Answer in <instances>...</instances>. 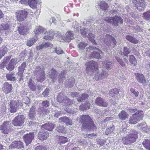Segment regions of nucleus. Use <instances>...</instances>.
I'll use <instances>...</instances> for the list:
<instances>
[{
    "label": "nucleus",
    "mask_w": 150,
    "mask_h": 150,
    "mask_svg": "<svg viewBox=\"0 0 150 150\" xmlns=\"http://www.w3.org/2000/svg\"><path fill=\"white\" fill-rule=\"evenodd\" d=\"M86 71L89 75H93L96 73L93 77L94 79L96 80L101 79V74L98 72V69L97 68V63L93 61L86 62Z\"/></svg>",
    "instance_id": "1"
},
{
    "label": "nucleus",
    "mask_w": 150,
    "mask_h": 150,
    "mask_svg": "<svg viewBox=\"0 0 150 150\" xmlns=\"http://www.w3.org/2000/svg\"><path fill=\"white\" fill-rule=\"evenodd\" d=\"M80 118V121L82 124V129L83 130H84L86 129H88L90 128L93 129L94 128L95 125L88 115H81Z\"/></svg>",
    "instance_id": "2"
},
{
    "label": "nucleus",
    "mask_w": 150,
    "mask_h": 150,
    "mask_svg": "<svg viewBox=\"0 0 150 150\" xmlns=\"http://www.w3.org/2000/svg\"><path fill=\"white\" fill-rule=\"evenodd\" d=\"M137 132L134 130L130 131V133L122 138V143L125 144H130L135 142L138 138Z\"/></svg>",
    "instance_id": "3"
},
{
    "label": "nucleus",
    "mask_w": 150,
    "mask_h": 150,
    "mask_svg": "<svg viewBox=\"0 0 150 150\" xmlns=\"http://www.w3.org/2000/svg\"><path fill=\"white\" fill-rule=\"evenodd\" d=\"M100 41L101 43V44H106L108 47L113 48L115 47L117 44V42L112 36L108 34H106L104 38H100Z\"/></svg>",
    "instance_id": "4"
},
{
    "label": "nucleus",
    "mask_w": 150,
    "mask_h": 150,
    "mask_svg": "<svg viewBox=\"0 0 150 150\" xmlns=\"http://www.w3.org/2000/svg\"><path fill=\"white\" fill-rule=\"evenodd\" d=\"M104 20L107 23H110L112 25L115 26L118 25V23L122 24L123 21L122 18L119 16H116L114 17H106Z\"/></svg>",
    "instance_id": "5"
},
{
    "label": "nucleus",
    "mask_w": 150,
    "mask_h": 150,
    "mask_svg": "<svg viewBox=\"0 0 150 150\" xmlns=\"http://www.w3.org/2000/svg\"><path fill=\"white\" fill-rule=\"evenodd\" d=\"M143 112L141 111H138L130 117L129 123L130 124H134L137 123L143 117Z\"/></svg>",
    "instance_id": "6"
},
{
    "label": "nucleus",
    "mask_w": 150,
    "mask_h": 150,
    "mask_svg": "<svg viewBox=\"0 0 150 150\" xmlns=\"http://www.w3.org/2000/svg\"><path fill=\"white\" fill-rule=\"evenodd\" d=\"M44 68L42 66H37L35 69V73L37 75V79L40 82L43 81L45 78V75L43 71Z\"/></svg>",
    "instance_id": "7"
},
{
    "label": "nucleus",
    "mask_w": 150,
    "mask_h": 150,
    "mask_svg": "<svg viewBox=\"0 0 150 150\" xmlns=\"http://www.w3.org/2000/svg\"><path fill=\"white\" fill-rule=\"evenodd\" d=\"M57 100L58 102L64 103L67 106L71 105L72 103L71 100L63 95V92L59 93L57 97Z\"/></svg>",
    "instance_id": "8"
},
{
    "label": "nucleus",
    "mask_w": 150,
    "mask_h": 150,
    "mask_svg": "<svg viewBox=\"0 0 150 150\" xmlns=\"http://www.w3.org/2000/svg\"><path fill=\"white\" fill-rule=\"evenodd\" d=\"M28 14V12L25 9L17 10L15 14L17 20L19 21H22L25 19Z\"/></svg>",
    "instance_id": "9"
},
{
    "label": "nucleus",
    "mask_w": 150,
    "mask_h": 150,
    "mask_svg": "<svg viewBox=\"0 0 150 150\" xmlns=\"http://www.w3.org/2000/svg\"><path fill=\"white\" fill-rule=\"evenodd\" d=\"M41 105L42 107L38 110V112L40 115H46L49 112V110L48 109L45 108L49 107L50 102L47 100H45L42 102Z\"/></svg>",
    "instance_id": "10"
},
{
    "label": "nucleus",
    "mask_w": 150,
    "mask_h": 150,
    "mask_svg": "<svg viewBox=\"0 0 150 150\" xmlns=\"http://www.w3.org/2000/svg\"><path fill=\"white\" fill-rule=\"evenodd\" d=\"M86 51L89 52V50H96V51H94L92 52L91 53L90 55V57L92 58H94L96 59L100 58H102L101 56L100 55V54L102 53V51L98 50L96 47L89 46L86 49Z\"/></svg>",
    "instance_id": "11"
},
{
    "label": "nucleus",
    "mask_w": 150,
    "mask_h": 150,
    "mask_svg": "<svg viewBox=\"0 0 150 150\" xmlns=\"http://www.w3.org/2000/svg\"><path fill=\"white\" fill-rule=\"evenodd\" d=\"M25 119L23 115H18L13 120L12 124L15 126H21L23 124Z\"/></svg>",
    "instance_id": "12"
},
{
    "label": "nucleus",
    "mask_w": 150,
    "mask_h": 150,
    "mask_svg": "<svg viewBox=\"0 0 150 150\" xmlns=\"http://www.w3.org/2000/svg\"><path fill=\"white\" fill-rule=\"evenodd\" d=\"M11 124L10 121L4 122L0 127V130L2 133L6 134L8 133L10 130Z\"/></svg>",
    "instance_id": "13"
},
{
    "label": "nucleus",
    "mask_w": 150,
    "mask_h": 150,
    "mask_svg": "<svg viewBox=\"0 0 150 150\" xmlns=\"http://www.w3.org/2000/svg\"><path fill=\"white\" fill-rule=\"evenodd\" d=\"M133 3L135 6V7H136L139 11L144 10L146 4L144 0H133Z\"/></svg>",
    "instance_id": "14"
},
{
    "label": "nucleus",
    "mask_w": 150,
    "mask_h": 150,
    "mask_svg": "<svg viewBox=\"0 0 150 150\" xmlns=\"http://www.w3.org/2000/svg\"><path fill=\"white\" fill-rule=\"evenodd\" d=\"M18 101H15L14 100H11L10 102V103L9 105V111L12 113L16 112L18 110Z\"/></svg>",
    "instance_id": "15"
},
{
    "label": "nucleus",
    "mask_w": 150,
    "mask_h": 150,
    "mask_svg": "<svg viewBox=\"0 0 150 150\" xmlns=\"http://www.w3.org/2000/svg\"><path fill=\"white\" fill-rule=\"evenodd\" d=\"M34 137V134L33 133H29L25 134L23 136V138L27 146L31 142Z\"/></svg>",
    "instance_id": "16"
},
{
    "label": "nucleus",
    "mask_w": 150,
    "mask_h": 150,
    "mask_svg": "<svg viewBox=\"0 0 150 150\" xmlns=\"http://www.w3.org/2000/svg\"><path fill=\"white\" fill-rule=\"evenodd\" d=\"M135 75L136 79L139 82L142 83L143 85L146 84V80L143 74L137 73H135Z\"/></svg>",
    "instance_id": "17"
},
{
    "label": "nucleus",
    "mask_w": 150,
    "mask_h": 150,
    "mask_svg": "<svg viewBox=\"0 0 150 150\" xmlns=\"http://www.w3.org/2000/svg\"><path fill=\"white\" fill-rule=\"evenodd\" d=\"M62 38L64 41L67 42H70L74 38V34L73 32L71 31H68L65 35L62 36Z\"/></svg>",
    "instance_id": "18"
},
{
    "label": "nucleus",
    "mask_w": 150,
    "mask_h": 150,
    "mask_svg": "<svg viewBox=\"0 0 150 150\" xmlns=\"http://www.w3.org/2000/svg\"><path fill=\"white\" fill-rule=\"evenodd\" d=\"M19 33L23 35H26L28 31V28L25 23H22V24H20L19 27L18 28Z\"/></svg>",
    "instance_id": "19"
},
{
    "label": "nucleus",
    "mask_w": 150,
    "mask_h": 150,
    "mask_svg": "<svg viewBox=\"0 0 150 150\" xmlns=\"http://www.w3.org/2000/svg\"><path fill=\"white\" fill-rule=\"evenodd\" d=\"M12 89V86L11 84H10L7 83H5L2 88V91L6 94L10 93Z\"/></svg>",
    "instance_id": "20"
},
{
    "label": "nucleus",
    "mask_w": 150,
    "mask_h": 150,
    "mask_svg": "<svg viewBox=\"0 0 150 150\" xmlns=\"http://www.w3.org/2000/svg\"><path fill=\"white\" fill-rule=\"evenodd\" d=\"M95 103L97 105L102 107H106L108 103L100 97H98L96 100Z\"/></svg>",
    "instance_id": "21"
},
{
    "label": "nucleus",
    "mask_w": 150,
    "mask_h": 150,
    "mask_svg": "<svg viewBox=\"0 0 150 150\" xmlns=\"http://www.w3.org/2000/svg\"><path fill=\"white\" fill-rule=\"evenodd\" d=\"M10 148L21 149L23 148V143L20 141L13 142L10 146Z\"/></svg>",
    "instance_id": "22"
},
{
    "label": "nucleus",
    "mask_w": 150,
    "mask_h": 150,
    "mask_svg": "<svg viewBox=\"0 0 150 150\" xmlns=\"http://www.w3.org/2000/svg\"><path fill=\"white\" fill-rule=\"evenodd\" d=\"M55 127L54 124L48 122L41 125V128L42 130L46 129L49 131H52Z\"/></svg>",
    "instance_id": "23"
},
{
    "label": "nucleus",
    "mask_w": 150,
    "mask_h": 150,
    "mask_svg": "<svg viewBox=\"0 0 150 150\" xmlns=\"http://www.w3.org/2000/svg\"><path fill=\"white\" fill-rule=\"evenodd\" d=\"M46 30L42 27L39 26L37 27L34 30L35 33L36 34L35 36L39 34H44L47 32Z\"/></svg>",
    "instance_id": "24"
},
{
    "label": "nucleus",
    "mask_w": 150,
    "mask_h": 150,
    "mask_svg": "<svg viewBox=\"0 0 150 150\" xmlns=\"http://www.w3.org/2000/svg\"><path fill=\"white\" fill-rule=\"evenodd\" d=\"M49 136V133L47 132L44 131H40L38 134V137L40 140L46 139Z\"/></svg>",
    "instance_id": "25"
},
{
    "label": "nucleus",
    "mask_w": 150,
    "mask_h": 150,
    "mask_svg": "<svg viewBox=\"0 0 150 150\" xmlns=\"http://www.w3.org/2000/svg\"><path fill=\"white\" fill-rule=\"evenodd\" d=\"M57 74L58 72L54 69L53 68L52 69L51 72L49 74V76L52 79L53 82L55 81Z\"/></svg>",
    "instance_id": "26"
},
{
    "label": "nucleus",
    "mask_w": 150,
    "mask_h": 150,
    "mask_svg": "<svg viewBox=\"0 0 150 150\" xmlns=\"http://www.w3.org/2000/svg\"><path fill=\"white\" fill-rule=\"evenodd\" d=\"M103 64L104 67L108 69H111L113 67V63L109 60H106L103 63Z\"/></svg>",
    "instance_id": "27"
},
{
    "label": "nucleus",
    "mask_w": 150,
    "mask_h": 150,
    "mask_svg": "<svg viewBox=\"0 0 150 150\" xmlns=\"http://www.w3.org/2000/svg\"><path fill=\"white\" fill-rule=\"evenodd\" d=\"M59 120L60 122H63L67 125H71L72 124V120L66 117H64L60 118Z\"/></svg>",
    "instance_id": "28"
},
{
    "label": "nucleus",
    "mask_w": 150,
    "mask_h": 150,
    "mask_svg": "<svg viewBox=\"0 0 150 150\" xmlns=\"http://www.w3.org/2000/svg\"><path fill=\"white\" fill-rule=\"evenodd\" d=\"M28 117L32 120L36 119V112L35 110L30 109L28 114Z\"/></svg>",
    "instance_id": "29"
},
{
    "label": "nucleus",
    "mask_w": 150,
    "mask_h": 150,
    "mask_svg": "<svg viewBox=\"0 0 150 150\" xmlns=\"http://www.w3.org/2000/svg\"><path fill=\"white\" fill-rule=\"evenodd\" d=\"M98 5L100 8L104 11H105L108 7V4L103 1L99 2Z\"/></svg>",
    "instance_id": "30"
},
{
    "label": "nucleus",
    "mask_w": 150,
    "mask_h": 150,
    "mask_svg": "<svg viewBox=\"0 0 150 150\" xmlns=\"http://www.w3.org/2000/svg\"><path fill=\"white\" fill-rule=\"evenodd\" d=\"M45 34V35L44 37L45 39L51 40L53 38L54 33L52 31H50L49 32H46Z\"/></svg>",
    "instance_id": "31"
},
{
    "label": "nucleus",
    "mask_w": 150,
    "mask_h": 150,
    "mask_svg": "<svg viewBox=\"0 0 150 150\" xmlns=\"http://www.w3.org/2000/svg\"><path fill=\"white\" fill-rule=\"evenodd\" d=\"M75 79L74 78L71 77L69 80V82H65V85L66 87L71 88L72 87L75 83Z\"/></svg>",
    "instance_id": "32"
},
{
    "label": "nucleus",
    "mask_w": 150,
    "mask_h": 150,
    "mask_svg": "<svg viewBox=\"0 0 150 150\" xmlns=\"http://www.w3.org/2000/svg\"><path fill=\"white\" fill-rule=\"evenodd\" d=\"M128 116V114L124 110H122L119 114V117L120 119L124 120L127 118Z\"/></svg>",
    "instance_id": "33"
},
{
    "label": "nucleus",
    "mask_w": 150,
    "mask_h": 150,
    "mask_svg": "<svg viewBox=\"0 0 150 150\" xmlns=\"http://www.w3.org/2000/svg\"><path fill=\"white\" fill-rule=\"evenodd\" d=\"M38 39V37L35 36L33 38L29 39L27 42V45L28 46H32Z\"/></svg>",
    "instance_id": "34"
},
{
    "label": "nucleus",
    "mask_w": 150,
    "mask_h": 150,
    "mask_svg": "<svg viewBox=\"0 0 150 150\" xmlns=\"http://www.w3.org/2000/svg\"><path fill=\"white\" fill-rule=\"evenodd\" d=\"M110 96L113 97H116L119 94V92L117 89L115 88L113 89L110 90L109 92Z\"/></svg>",
    "instance_id": "35"
},
{
    "label": "nucleus",
    "mask_w": 150,
    "mask_h": 150,
    "mask_svg": "<svg viewBox=\"0 0 150 150\" xmlns=\"http://www.w3.org/2000/svg\"><path fill=\"white\" fill-rule=\"evenodd\" d=\"M28 5L31 8L34 9L36 8L37 4V0H28Z\"/></svg>",
    "instance_id": "36"
},
{
    "label": "nucleus",
    "mask_w": 150,
    "mask_h": 150,
    "mask_svg": "<svg viewBox=\"0 0 150 150\" xmlns=\"http://www.w3.org/2000/svg\"><path fill=\"white\" fill-rule=\"evenodd\" d=\"M14 74L15 73L13 72H10L7 74L6 76L7 80L10 81H15L16 79L14 76Z\"/></svg>",
    "instance_id": "37"
},
{
    "label": "nucleus",
    "mask_w": 150,
    "mask_h": 150,
    "mask_svg": "<svg viewBox=\"0 0 150 150\" xmlns=\"http://www.w3.org/2000/svg\"><path fill=\"white\" fill-rule=\"evenodd\" d=\"M10 28V24L8 23H3L0 25V30H7Z\"/></svg>",
    "instance_id": "38"
},
{
    "label": "nucleus",
    "mask_w": 150,
    "mask_h": 150,
    "mask_svg": "<svg viewBox=\"0 0 150 150\" xmlns=\"http://www.w3.org/2000/svg\"><path fill=\"white\" fill-rule=\"evenodd\" d=\"M142 144L146 149L150 150V140L145 139L143 141Z\"/></svg>",
    "instance_id": "39"
},
{
    "label": "nucleus",
    "mask_w": 150,
    "mask_h": 150,
    "mask_svg": "<svg viewBox=\"0 0 150 150\" xmlns=\"http://www.w3.org/2000/svg\"><path fill=\"white\" fill-rule=\"evenodd\" d=\"M58 139V143L60 144L65 143L68 141V138L64 136H59Z\"/></svg>",
    "instance_id": "40"
},
{
    "label": "nucleus",
    "mask_w": 150,
    "mask_h": 150,
    "mask_svg": "<svg viewBox=\"0 0 150 150\" xmlns=\"http://www.w3.org/2000/svg\"><path fill=\"white\" fill-rule=\"evenodd\" d=\"M126 39L130 42L134 44L138 43V41L136 39L130 35H127L126 37Z\"/></svg>",
    "instance_id": "41"
},
{
    "label": "nucleus",
    "mask_w": 150,
    "mask_h": 150,
    "mask_svg": "<svg viewBox=\"0 0 150 150\" xmlns=\"http://www.w3.org/2000/svg\"><path fill=\"white\" fill-rule=\"evenodd\" d=\"M28 86L32 91H35L36 89V87L34 84L33 82L31 79H30L29 81Z\"/></svg>",
    "instance_id": "42"
},
{
    "label": "nucleus",
    "mask_w": 150,
    "mask_h": 150,
    "mask_svg": "<svg viewBox=\"0 0 150 150\" xmlns=\"http://www.w3.org/2000/svg\"><path fill=\"white\" fill-rule=\"evenodd\" d=\"M88 94L86 93H84L82 95H80L78 96V98L77 100L78 102L81 101L88 98Z\"/></svg>",
    "instance_id": "43"
},
{
    "label": "nucleus",
    "mask_w": 150,
    "mask_h": 150,
    "mask_svg": "<svg viewBox=\"0 0 150 150\" xmlns=\"http://www.w3.org/2000/svg\"><path fill=\"white\" fill-rule=\"evenodd\" d=\"M129 60L131 64L134 65H136L137 63V61L135 57L133 55H129Z\"/></svg>",
    "instance_id": "44"
},
{
    "label": "nucleus",
    "mask_w": 150,
    "mask_h": 150,
    "mask_svg": "<svg viewBox=\"0 0 150 150\" xmlns=\"http://www.w3.org/2000/svg\"><path fill=\"white\" fill-rule=\"evenodd\" d=\"M66 74V71H63L61 74H60L58 77V81L59 83H63V80H64V74Z\"/></svg>",
    "instance_id": "45"
},
{
    "label": "nucleus",
    "mask_w": 150,
    "mask_h": 150,
    "mask_svg": "<svg viewBox=\"0 0 150 150\" xmlns=\"http://www.w3.org/2000/svg\"><path fill=\"white\" fill-rule=\"evenodd\" d=\"M130 91L133 97H137L139 94V92L134 88H131Z\"/></svg>",
    "instance_id": "46"
},
{
    "label": "nucleus",
    "mask_w": 150,
    "mask_h": 150,
    "mask_svg": "<svg viewBox=\"0 0 150 150\" xmlns=\"http://www.w3.org/2000/svg\"><path fill=\"white\" fill-rule=\"evenodd\" d=\"M87 45V43L82 41L78 44V47L80 49L83 50Z\"/></svg>",
    "instance_id": "47"
},
{
    "label": "nucleus",
    "mask_w": 150,
    "mask_h": 150,
    "mask_svg": "<svg viewBox=\"0 0 150 150\" xmlns=\"http://www.w3.org/2000/svg\"><path fill=\"white\" fill-rule=\"evenodd\" d=\"M143 18L147 21H150V10L147 11L143 14Z\"/></svg>",
    "instance_id": "48"
},
{
    "label": "nucleus",
    "mask_w": 150,
    "mask_h": 150,
    "mask_svg": "<svg viewBox=\"0 0 150 150\" xmlns=\"http://www.w3.org/2000/svg\"><path fill=\"white\" fill-rule=\"evenodd\" d=\"M57 131L59 133H65L66 132V129L63 126H58L57 127Z\"/></svg>",
    "instance_id": "49"
},
{
    "label": "nucleus",
    "mask_w": 150,
    "mask_h": 150,
    "mask_svg": "<svg viewBox=\"0 0 150 150\" xmlns=\"http://www.w3.org/2000/svg\"><path fill=\"white\" fill-rule=\"evenodd\" d=\"M88 31V30L85 28H82L80 29V32L81 35L83 36V37H86L87 36V32Z\"/></svg>",
    "instance_id": "50"
},
{
    "label": "nucleus",
    "mask_w": 150,
    "mask_h": 150,
    "mask_svg": "<svg viewBox=\"0 0 150 150\" xmlns=\"http://www.w3.org/2000/svg\"><path fill=\"white\" fill-rule=\"evenodd\" d=\"M90 41L92 42L93 44H95L96 43L95 42V40H94V35L91 33H90L87 36Z\"/></svg>",
    "instance_id": "51"
},
{
    "label": "nucleus",
    "mask_w": 150,
    "mask_h": 150,
    "mask_svg": "<svg viewBox=\"0 0 150 150\" xmlns=\"http://www.w3.org/2000/svg\"><path fill=\"white\" fill-rule=\"evenodd\" d=\"M139 127H140V129L142 130L145 131L146 128V123L144 122H143L141 123L138 124Z\"/></svg>",
    "instance_id": "52"
},
{
    "label": "nucleus",
    "mask_w": 150,
    "mask_h": 150,
    "mask_svg": "<svg viewBox=\"0 0 150 150\" xmlns=\"http://www.w3.org/2000/svg\"><path fill=\"white\" fill-rule=\"evenodd\" d=\"M26 66V63L25 62H23L21 65V66L18 67V71L20 72H23Z\"/></svg>",
    "instance_id": "53"
},
{
    "label": "nucleus",
    "mask_w": 150,
    "mask_h": 150,
    "mask_svg": "<svg viewBox=\"0 0 150 150\" xmlns=\"http://www.w3.org/2000/svg\"><path fill=\"white\" fill-rule=\"evenodd\" d=\"M114 128V127H111L107 128L105 131V134L106 135L111 134L113 132Z\"/></svg>",
    "instance_id": "54"
},
{
    "label": "nucleus",
    "mask_w": 150,
    "mask_h": 150,
    "mask_svg": "<svg viewBox=\"0 0 150 150\" xmlns=\"http://www.w3.org/2000/svg\"><path fill=\"white\" fill-rule=\"evenodd\" d=\"M115 58L120 65L122 67H125V64L122 59H120L117 55L115 56Z\"/></svg>",
    "instance_id": "55"
},
{
    "label": "nucleus",
    "mask_w": 150,
    "mask_h": 150,
    "mask_svg": "<svg viewBox=\"0 0 150 150\" xmlns=\"http://www.w3.org/2000/svg\"><path fill=\"white\" fill-rule=\"evenodd\" d=\"M130 53L129 49L127 47H124L123 50V54L126 56L127 57L128 55Z\"/></svg>",
    "instance_id": "56"
},
{
    "label": "nucleus",
    "mask_w": 150,
    "mask_h": 150,
    "mask_svg": "<svg viewBox=\"0 0 150 150\" xmlns=\"http://www.w3.org/2000/svg\"><path fill=\"white\" fill-rule=\"evenodd\" d=\"M108 74L107 72L103 71L101 74V79H103L107 78Z\"/></svg>",
    "instance_id": "57"
},
{
    "label": "nucleus",
    "mask_w": 150,
    "mask_h": 150,
    "mask_svg": "<svg viewBox=\"0 0 150 150\" xmlns=\"http://www.w3.org/2000/svg\"><path fill=\"white\" fill-rule=\"evenodd\" d=\"M53 51L56 52L58 54H63L64 53L63 51L61 48H58L54 49Z\"/></svg>",
    "instance_id": "58"
},
{
    "label": "nucleus",
    "mask_w": 150,
    "mask_h": 150,
    "mask_svg": "<svg viewBox=\"0 0 150 150\" xmlns=\"http://www.w3.org/2000/svg\"><path fill=\"white\" fill-rule=\"evenodd\" d=\"M14 68V66L13 64L9 63L8 65L6 67L7 69L9 71H11L13 70Z\"/></svg>",
    "instance_id": "59"
},
{
    "label": "nucleus",
    "mask_w": 150,
    "mask_h": 150,
    "mask_svg": "<svg viewBox=\"0 0 150 150\" xmlns=\"http://www.w3.org/2000/svg\"><path fill=\"white\" fill-rule=\"evenodd\" d=\"M49 91V88H46L44 91L42 93V95L44 96L45 97L48 95Z\"/></svg>",
    "instance_id": "60"
},
{
    "label": "nucleus",
    "mask_w": 150,
    "mask_h": 150,
    "mask_svg": "<svg viewBox=\"0 0 150 150\" xmlns=\"http://www.w3.org/2000/svg\"><path fill=\"white\" fill-rule=\"evenodd\" d=\"M69 95L71 97L74 98L75 97H78L79 93L77 92H71Z\"/></svg>",
    "instance_id": "61"
},
{
    "label": "nucleus",
    "mask_w": 150,
    "mask_h": 150,
    "mask_svg": "<svg viewBox=\"0 0 150 150\" xmlns=\"http://www.w3.org/2000/svg\"><path fill=\"white\" fill-rule=\"evenodd\" d=\"M44 47L47 48L49 47H52L53 46L52 44L50 42H47L43 43Z\"/></svg>",
    "instance_id": "62"
},
{
    "label": "nucleus",
    "mask_w": 150,
    "mask_h": 150,
    "mask_svg": "<svg viewBox=\"0 0 150 150\" xmlns=\"http://www.w3.org/2000/svg\"><path fill=\"white\" fill-rule=\"evenodd\" d=\"M72 4H69L67 6H65L64 8V11L67 12H69V11L70 9L69 7L72 6Z\"/></svg>",
    "instance_id": "63"
},
{
    "label": "nucleus",
    "mask_w": 150,
    "mask_h": 150,
    "mask_svg": "<svg viewBox=\"0 0 150 150\" xmlns=\"http://www.w3.org/2000/svg\"><path fill=\"white\" fill-rule=\"evenodd\" d=\"M33 102L34 103H33L32 106L30 109H34L35 108L36 105L38 104V102L37 101L34 100Z\"/></svg>",
    "instance_id": "64"
}]
</instances>
